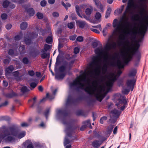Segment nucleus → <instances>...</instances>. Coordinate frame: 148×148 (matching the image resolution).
Wrapping results in <instances>:
<instances>
[{"instance_id":"nucleus-1","label":"nucleus","mask_w":148,"mask_h":148,"mask_svg":"<svg viewBox=\"0 0 148 148\" xmlns=\"http://www.w3.org/2000/svg\"><path fill=\"white\" fill-rule=\"evenodd\" d=\"M116 43L110 39H109L106 44L104 49L102 47L97 48L95 52L97 55L93 56L92 61L89 64L87 72H84L82 74L71 83L70 87L71 89L78 90H84L89 94L95 96L97 99L101 102L107 93L105 92V87L102 86L97 87L95 85L97 84L96 80L92 82V85H90L92 79L99 76L100 74L101 68V56H103L104 64L102 68V73L103 75L107 72L108 65L114 66L115 58L112 56L110 60L109 51L110 49L116 48Z\"/></svg>"},{"instance_id":"nucleus-2","label":"nucleus","mask_w":148,"mask_h":148,"mask_svg":"<svg viewBox=\"0 0 148 148\" xmlns=\"http://www.w3.org/2000/svg\"><path fill=\"white\" fill-rule=\"evenodd\" d=\"M144 21V24L141 26L139 31L140 36L139 37L134 47L132 42H130L128 40L125 42L124 46L123 47V51L122 57L124 62L127 64L132 58L133 56L136 53V56L138 59H140V54L138 51L140 45L139 43L141 42L144 38L145 34L147 30L148 27V16L145 20H141L138 21L142 22Z\"/></svg>"},{"instance_id":"nucleus-3","label":"nucleus","mask_w":148,"mask_h":148,"mask_svg":"<svg viewBox=\"0 0 148 148\" xmlns=\"http://www.w3.org/2000/svg\"><path fill=\"white\" fill-rule=\"evenodd\" d=\"M18 127L13 125L4 132L0 131V143L3 140L6 141H11L14 139V137L21 138L25 135V132L19 133L17 131Z\"/></svg>"},{"instance_id":"nucleus-4","label":"nucleus","mask_w":148,"mask_h":148,"mask_svg":"<svg viewBox=\"0 0 148 148\" xmlns=\"http://www.w3.org/2000/svg\"><path fill=\"white\" fill-rule=\"evenodd\" d=\"M136 25L131 29H130L128 27L126 28V29H123L124 25L122 21H118L115 18L112 23L113 27L114 28V31L115 34H120L123 33L125 34H130L132 38H135L138 33L139 25L138 24L137 26Z\"/></svg>"},{"instance_id":"nucleus-5","label":"nucleus","mask_w":148,"mask_h":148,"mask_svg":"<svg viewBox=\"0 0 148 148\" xmlns=\"http://www.w3.org/2000/svg\"><path fill=\"white\" fill-rule=\"evenodd\" d=\"M140 1V5L138 6L139 9V14H135L133 18V19L135 21H140L141 20H143L146 19L148 16L147 15V5L146 1L147 0H138Z\"/></svg>"},{"instance_id":"nucleus-6","label":"nucleus","mask_w":148,"mask_h":148,"mask_svg":"<svg viewBox=\"0 0 148 148\" xmlns=\"http://www.w3.org/2000/svg\"><path fill=\"white\" fill-rule=\"evenodd\" d=\"M136 73V69H132L129 73V76L132 77L131 79H128L127 81L126 85L128 89L123 88L122 90L123 93L127 95L128 94L130 90L132 91L134 88V85L135 84L136 80L134 77Z\"/></svg>"},{"instance_id":"nucleus-7","label":"nucleus","mask_w":148,"mask_h":148,"mask_svg":"<svg viewBox=\"0 0 148 148\" xmlns=\"http://www.w3.org/2000/svg\"><path fill=\"white\" fill-rule=\"evenodd\" d=\"M121 73V71L119 70L118 71L117 74H116L115 72H112L110 73L108 76H105V77H107V80L106 83L107 88V92H108L110 90L114 83L117 79V77Z\"/></svg>"},{"instance_id":"nucleus-8","label":"nucleus","mask_w":148,"mask_h":148,"mask_svg":"<svg viewBox=\"0 0 148 148\" xmlns=\"http://www.w3.org/2000/svg\"><path fill=\"white\" fill-rule=\"evenodd\" d=\"M135 7V4L134 0H128L125 11L122 16V19L127 20L128 17L133 12L132 8Z\"/></svg>"},{"instance_id":"nucleus-9","label":"nucleus","mask_w":148,"mask_h":148,"mask_svg":"<svg viewBox=\"0 0 148 148\" xmlns=\"http://www.w3.org/2000/svg\"><path fill=\"white\" fill-rule=\"evenodd\" d=\"M66 66L65 65H62L59 68V71L56 72V79L58 80H60L64 78L66 75Z\"/></svg>"},{"instance_id":"nucleus-10","label":"nucleus","mask_w":148,"mask_h":148,"mask_svg":"<svg viewBox=\"0 0 148 148\" xmlns=\"http://www.w3.org/2000/svg\"><path fill=\"white\" fill-rule=\"evenodd\" d=\"M127 102L126 97L124 96H121L120 99L117 101L115 104L119 109L123 111L125 108Z\"/></svg>"},{"instance_id":"nucleus-11","label":"nucleus","mask_w":148,"mask_h":148,"mask_svg":"<svg viewBox=\"0 0 148 148\" xmlns=\"http://www.w3.org/2000/svg\"><path fill=\"white\" fill-rule=\"evenodd\" d=\"M38 34L36 32L30 33H28L24 38V41L27 45L29 44L32 39L34 38L37 37Z\"/></svg>"},{"instance_id":"nucleus-12","label":"nucleus","mask_w":148,"mask_h":148,"mask_svg":"<svg viewBox=\"0 0 148 148\" xmlns=\"http://www.w3.org/2000/svg\"><path fill=\"white\" fill-rule=\"evenodd\" d=\"M111 112L112 114V116L115 119H113L111 118L110 119L109 121L110 123H113L116 122V119L119 117L121 114V112L119 111L116 109H114Z\"/></svg>"},{"instance_id":"nucleus-13","label":"nucleus","mask_w":148,"mask_h":148,"mask_svg":"<svg viewBox=\"0 0 148 148\" xmlns=\"http://www.w3.org/2000/svg\"><path fill=\"white\" fill-rule=\"evenodd\" d=\"M95 2L97 7L101 10V12H103L104 10V6L101 4L99 0H92Z\"/></svg>"},{"instance_id":"nucleus-14","label":"nucleus","mask_w":148,"mask_h":148,"mask_svg":"<svg viewBox=\"0 0 148 148\" xmlns=\"http://www.w3.org/2000/svg\"><path fill=\"white\" fill-rule=\"evenodd\" d=\"M102 143L101 140H95L92 142V145L94 148H98Z\"/></svg>"},{"instance_id":"nucleus-15","label":"nucleus","mask_w":148,"mask_h":148,"mask_svg":"<svg viewBox=\"0 0 148 148\" xmlns=\"http://www.w3.org/2000/svg\"><path fill=\"white\" fill-rule=\"evenodd\" d=\"M14 69V67L12 65H10L5 70V75L7 76L8 75L11 73Z\"/></svg>"},{"instance_id":"nucleus-16","label":"nucleus","mask_w":148,"mask_h":148,"mask_svg":"<svg viewBox=\"0 0 148 148\" xmlns=\"http://www.w3.org/2000/svg\"><path fill=\"white\" fill-rule=\"evenodd\" d=\"M76 23L79 27L82 28H83L84 26L86 25L85 21L81 20L77 21H76Z\"/></svg>"},{"instance_id":"nucleus-17","label":"nucleus","mask_w":148,"mask_h":148,"mask_svg":"<svg viewBox=\"0 0 148 148\" xmlns=\"http://www.w3.org/2000/svg\"><path fill=\"white\" fill-rule=\"evenodd\" d=\"M54 98V95H49V93H47L46 95V98H43L41 100L40 102V103L43 102L46 100V98H48L50 99H53Z\"/></svg>"},{"instance_id":"nucleus-18","label":"nucleus","mask_w":148,"mask_h":148,"mask_svg":"<svg viewBox=\"0 0 148 148\" xmlns=\"http://www.w3.org/2000/svg\"><path fill=\"white\" fill-rule=\"evenodd\" d=\"M73 102V99L71 96L69 95L66 101V105H68L69 104H71Z\"/></svg>"},{"instance_id":"nucleus-19","label":"nucleus","mask_w":148,"mask_h":148,"mask_svg":"<svg viewBox=\"0 0 148 148\" xmlns=\"http://www.w3.org/2000/svg\"><path fill=\"white\" fill-rule=\"evenodd\" d=\"M27 26V24L25 22H22L20 25L21 29L22 30H24L25 29Z\"/></svg>"},{"instance_id":"nucleus-20","label":"nucleus","mask_w":148,"mask_h":148,"mask_svg":"<svg viewBox=\"0 0 148 148\" xmlns=\"http://www.w3.org/2000/svg\"><path fill=\"white\" fill-rule=\"evenodd\" d=\"M27 12L30 16H33L35 13L34 10L32 8L28 9L27 10Z\"/></svg>"},{"instance_id":"nucleus-21","label":"nucleus","mask_w":148,"mask_h":148,"mask_svg":"<svg viewBox=\"0 0 148 148\" xmlns=\"http://www.w3.org/2000/svg\"><path fill=\"white\" fill-rule=\"evenodd\" d=\"M95 17L97 20L100 22L101 21V13L98 12H97L95 14Z\"/></svg>"},{"instance_id":"nucleus-22","label":"nucleus","mask_w":148,"mask_h":148,"mask_svg":"<svg viewBox=\"0 0 148 148\" xmlns=\"http://www.w3.org/2000/svg\"><path fill=\"white\" fill-rule=\"evenodd\" d=\"M75 10L77 15L81 18H82V16L81 15L79 12L80 11H81L78 5H76L75 6Z\"/></svg>"},{"instance_id":"nucleus-23","label":"nucleus","mask_w":148,"mask_h":148,"mask_svg":"<svg viewBox=\"0 0 148 148\" xmlns=\"http://www.w3.org/2000/svg\"><path fill=\"white\" fill-rule=\"evenodd\" d=\"M117 64L119 69L123 68L124 67L123 63L120 60H118L117 61Z\"/></svg>"},{"instance_id":"nucleus-24","label":"nucleus","mask_w":148,"mask_h":148,"mask_svg":"<svg viewBox=\"0 0 148 148\" xmlns=\"http://www.w3.org/2000/svg\"><path fill=\"white\" fill-rule=\"evenodd\" d=\"M114 126L112 125H110L107 129V133L110 134L112 131V129L114 127Z\"/></svg>"},{"instance_id":"nucleus-25","label":"nucleus","mask_w":148,"mask_h":148,"mask_svg":"<svg viewBox=\"0 0 148 148\" xmlns=\"http://www.w3.org/2000/svg\"><path fill=\"white\" fill-rule=\"evenodd\" d=\"M13 75L14 77L19 79H20V77L22 76V75H20L18 71H16L13 72Z\"/></svg>"},{"instance_id":"nucleus-26","label":"nucleus","mask_w":148,"mask_h":148,"mask_svg":"<svg viewBox=\"0 0 148 148\" xmlns=\"http://www.w3.org/2000/svg\"><path fill=\"white\" fill-rule=\"evenodd\" d=\"M111 12V8L109 7L107 10L105 15L106 18H108L110 16Z\"/></svg>"},{"instance_id":"nucleus-27","label":"nucleus","mask_w":148,"mask_h":148,"mask_svg":"<svg viewBox=\"0 0 148 148\" xmlns=\"http://www.w3.org/2000/svg\"><path fill=\"white\" fill-rule=\"evenodd\" d=\"M10 2L8 0L4 1L3 3V6L4 8H6L9 6Z\"/></svg>"},{"instance_id":"nucleus-28","label":"nucleus","mask_w":148,"mask_h":148,"mask_svg":"<svg viewBox=\"0 0 148 148\" xmlns=\"http://www.w3.org/2000/svg\"><path fill=\"white\" fill-rule=\"evenodd\" d=\"M21 91L23 93L27 92L30 90L29 89H28L27 87L25 86H23L21 88Z\"/></svg>"},{"instance_id":"nucleus-29","label":"nucleus","mask_w":148,"mask_h":148,"mask_svg":"<svg viewBox=\"0 0 148 148\" xmlns=\"http://www.w3.org/2000/svg\"><path fill=\"white\" fill-rule=\"evenodd\" d=\"M41 51L42 53V54L41 55V57L42 59H45L47 58L48 54L45 52V51L43 49H42Z\"/></svg>"},{"instance_id":"nucleus-30","label":"nucleus","mask_w":148,"mask_h":148,"mask_svg":"<svg viewBox=\"0 0 148 148\" xmlns=\"http://www.w3.org/2000/svg\"><path fill=\"white\" fill-rule=\"evenodd\" d=\"M92 10V9L87 8L86 10L85 13L87 15H90L91 13Z\"/></svg>"},{"instance_id":"nucleus-31","label":"nucleus","mask_w":148,"mask_h":148,"mask_svg":"<svg viewBox=\"0 0 148 148\" xmlns=\"http://www.w3.org/2000/svg\"><path fill=\"white\" fill-rule=\"evenodd\" d=\"M62 4L65 8L66 10H67L68 8L70 7L71 6L70 3H66V4H65L63 2H62Z\"/></svg>"},{"instance_id":"nucleus-32","label":"nucleus","mask_w":148,"mask_h":148,"mask_svg":"<svg viewBox=\"0 0 148 148\" xmlns=\"http://www.w3.org/2000/svg\"><path fill=\"white\" fill-rule=\"evenodd\" d=\"M75 25L74 22H71L68 23L67 26L69 28L72 29L73 28Z\"/></svg>"},{"instance_id":"nucleus-33","label":"nucleus","mask_w":148,"mask_h":148,"mask_svg":"<svg viewBox=\"0 0 148 148\" xmlns=\"http://www.w3.org/2000/svg\"><path fill=\"white\" fill-rule=\"evenodd\" d=\"M83 124L87 127H91V123H90V120H88L83 122Z\"/></svg>"},{"instance_id":"nucleus-34","label":"nucleus","mask_w":148,"mask_h":148,"mask_svg":"<svg viewBox=\"0 0 148 148\" xmlns=\"http://www.w3.org/2000/svg\"><path fill=\"white\" fill-rule=\"evenodd\" d=\"M36 16L39 19H42L43 17V14L39 12H38L37 13Z\"/></svg>"},{"instance_id":"nucleus-35","label":"nucleus","mask_w":148,"mask_h":148,"mask_svg":"<svg viewBox=\"0 0 148 148\" xmlns=\"http://www.w3.org/2000/svg\"><path fill=\"white\" fill-rule=\"evenodd\" d=\"M25 46L23 45H21L19 48V50L20 51L21 53H24L23 51L25 49Z\"/></svg>"},{"instance_id":"nucleus-36","label":"nucleus","mask_w":148,"mask_h":148,"mask_svg":"<svg viewBox=\"0 0 148 148\" xmlns=\"http://www.w3.org/2000/svg\"><path fill=\"white\" fill-rule=\"evenodd\" d=\"M107 119V117L106 116H103L100 119V122L101 124H103L104 121L106 120Z\"/></svg>"},{"instance_id":"nucleus-37","label":"nucleus","mask_w":148,"mask_h":148,"mask_svg":"<svg viewBox=\"0 0 148 148\" xmlns=\"http://www.w3.org/2000/svg\"><path fill=\"white\" fill-rule=\"evenodd\" d=\"M52 38L50 36H49L46 39V42L47 43H51V42H52Z\"/></svg>"},{"instance_id":"nucleus-38","label":"nucleus","mask_w":148,"mask_h":148,"mask_svg":"<svg viewBox=\"0 0 148 148\" xmlns=\"http://www.w3.org/2000/svg\"><path fill=\"white\" fill-rule=\"evenodd\" d=\"M50 109L49 108H48L46 109L45 112V115L46 117V119L47 118V116L49 113L50 112Z\"/></svg>"},{"instance_id":"nucleus-39","label":"nucleus","mask_w":148,"mask_h":148,"mask_svg":"<svg viewBox=\"0 0 148 148\" xmlns=\"http://www.w3.org/2000/svg\"><path fill=\"white\" fill-rule=\"evenodd\" d=\"M76 41L79 42H81L83 41V37L81 36H78L77 38Z\"/></svg>"},{"instance_id":"nucleus-40","label":"nucleus","mask_w":148,"mask_h":148,"mask_svg":"<svg viewBox=\"0 0 148 148\" xmlns=\"http://www.w3.org/2000/svg\"><path fill=\"white\" fill-rule=\"evenodd\" d=\"M50 48V46L48 45L45 44L44 47V49L45 51H47Z\"/></svg>"},{"instance_id":"nucleus-41","label":"nucleus","mask_w":148,"mask_h":148,"mask_svg":"<svg viewBox=\"0 0 148 148\" xmlns=\"http://www.w3.org/2000/svg\"><path fill=\"white\" fill-rule=\"evenodd\" d=\"M58 113L64 115L66 113L65 111L62 109L59 110L58 111Z\"/></svg>"},{"instance_id":"nucleus-42","label":"nucleus","mask_w":148,"mask_h":148,"mask_svg":"<svg viewBox=\"0 0 148 148\" xmlns=\"http://www.w3.org/2000/svg\"><path fill=\"white\" fill-rule=\"evenodd\" d=\"M52 15L54 17H58L59 16V14L57 12H54L52 13Z\"/></svg>"},{"instance_id":"nucleus-43","label":"nucleus","mask_w":148,"mask_h":148,"mask_svg":"<svg viewBox=\"0 0 148 148\" xmlns=\"http://www.w3.org/2000/svg\"><path fill=\"white\" fill-rule=\"evenodd\" d=\"M77 37V35L75 34H74L72 36H71L69 37V38L70 40H74Z\"/></svg>"},{"instance_id":"nucleus-44","label":"nucleus","mask_w":148,"mask_h":148,"mask_svg":"<svg viewBox=\"0 0 148 148\" xmlns=\"http://www.w3.org/2000/svg\"><path fill=\"white\" fill-rule=\"evenodd\" d=\"M8 15L5 13H3L1 14V17L3 19H5L7 18Z\"/></svg>"},{"instance_id":"nucleus-45","label":"nucleus","mask_w":148,"mask_h":148,"mask_svg":"<svg viewBox=\"0 0 148 148\" xmlns=\"http://www.w3.org/2000/svg\"><path fill=\"white\" fill-rule=\"evenodd\" d=\"M47 3V2L45 0H43L40 2V5L42 7L45 6Z\"/></svg>"},{"instance_id":"nucleus-46","label":"nucleus","mask_w":148,"mask_h":148,"mask_svg":"<svg viewBox=\"0 0 148 148\" xmlns=\"http://www.w3.org/2000/svg\"><path fill=\"white\" fill-rule=\"evenodd\" d=\"M37 84L35 82H32L30 84V86L33 88H35L37 86Z\"/></svg>"},{"instance_id":"nucleus-47","label":"nucleus","mask_w":148,"mask_h":148,"mask_svg":"<svg viewBox=\"0 0 148 148\" xmlns=\"http://www.w3.org/2000/svg\"><path fill=\"white\" fill-rule=\"evenodd\" d=\"M22 38V36L19 35H17L15 36L14 39L16 40H18Z\"/></svg>"},{"instance_id":"nucleus-48","label":"nucleus","mask_w":148,"mask_h":148,"mask_svg":"<svg viewBox=\"0 0 148 148\" xmlns=\"http://www.w3.org/2000/svg\"><path fill=\"white\" fill-rule=\"evenodd\" d=\"M28 73L31 76H33L34 75V72L33 71H29Z\"/></svg>"},{"instance_id":"nucleus-49","label":"nucleus","mask_w":148,"mask_h":148,"mask_svg":"<svg viewBox=\"0 0 148 148\" xmlns=\"http://www.w3.org/2000/svg\"><path fill=\"white\" fill-rule=\"evenodd\" d=\"M107 30V28L105 27L103 29V30L102 32V33L104 36H106L107 33L106 32V31Z\"/></svg>"},{"instance_id":"nucleus-50","label":"nucleus","mask_w":148,"mask_h":148,"mask_svg":"<svg viewBox=\"0 0 148 148\" xmlns=\"http://www.w3.org/2000/svg\"><path fill=\"white\" fill-rule=\"evenodd\" d=\"M79 50L78 47H76L74 50V52L75 54H77L79 52Z\"/></svg>"},{"instance_id":"nucleus-51","label":"nucleus","mask_w":148,"mask_h":148,"mask_svg":"<svg viewBox=\"0 0 148 148\" xmlns=\"http://www.w3.org/2000/svg\"><path fill=\"white\" fill-rule=\"evenodd\" d=\"M23 61L24 64H27L28 62V60L26 58H24L23 59Z\"/></svg>"},{"instance_id":"nucleus-52","label":"nucleus","mask_w":148,"mask_h":148,"mask_svg":"<svg viewBox=\"0 0 148 148\" xmlns=\"http://www.w3.org/2000/svg\"><path fill=\"white\" fill-rule=\"evenodd\" d=\"M92 45L93 48H95L98 45V43L96 42H92Z\"/></svg>"},{"instance_id":"nucleus-53","label":"nucleus","mask_w":148,"mask_h":148,"mask_svg":"<svg viewBox=\"0 0 148 148\" xmlns=\"http://www.w3.org/2000/svg\"><path fill=\"white\" fill-rule=\"evenodd\" d=\"M29 125V124L26 123H23L21 124V125L22 127H27Z\"/></svg>"},{"instance_id":"nucleus-54","label":"nucleus","mask_w":148,"mask_h":148,"mask_svg":"<svg viewBox=\"0 0 148 148\" xmlns=\"http://www.w3.org/2000/svg\"><path fill=\"white\" fill-rule=\"evenodd\" d=\"M36 99H37L36 97H34L33 98V100H34L33 103V104L31 106V107L33 108L34 107V106L35 105V103L36 102Z\"/></svg>"},{"instance_id":"nucleus-55","label":"nucleus","mask_w":148,"mask_h":148,"mask_svg":"<svg viewBox=\"0 0 148 148\" xmlns=\"http://www.w3.org/2000/svg\"><path fill=\"white\" fill-rule=\"evenodd\" d=\"M8 54L9 55L13 56L14 55V51L12 49H10L8 51Z\"/></svg>"},{"instance_id":"nucleus-56","label":"nucleus","mask_w":148,"mask_h":148,"mask_svg":"<svg viewBox=\"0 0 148 148\" xmlns=\"http://www.w3.org/2000/svg\"><path fill=\"white\" fill-rule=\"evenodd\" d=\"M90 29L91 31H93L94 32H95L96 33L99 34V30H98L96 29H94L92 28H91Z\"/></svg>"},{"instance_id":"nucleus-57","label":"nucleus","mask_w":148,"mask_h":148,"mask_svg":"<svg viewBox=\"0 0 148 148\" xmlns=\"http://www.w3.org/2000/svg\"><path fill=\"white\" fill-rule=\"evenodd\" d=\"M70 140L67 138H65L64 142V145H66L70 143Z\"/></svg>"},{"instance_id":"nucleus-58","label":"nucleus","mask_w":148,"mask_h":148,"mask_svg":"<svg viewBox=\"0 0 148 148\" xmlns=\"http://www.w3.org/2000/svg\"><path fill=\"white\" fill-rule=\"evenodd\" d=\"M10 59H5L4 60V61H3V62H4V63L5 64H8V63H9V62H10Z\"/></svg>"},{"instance_id":"nucleus-59","label":"nucleus","mask_w":148,"mask_h":148,"mask_svg":"<svg viewBox=\"0 0 148 148\" xmlns=\"http://www.w3.org/2000/svg\"><path fill=\"white\" fill-rule=\"evenodd\" d=\"M123 10H122V9H119L117 10H116L115 11L114 13L115 12H117V13H118L119 14H121Z\"/></svg>"},{"instance_id":"nucleus-60","label":"nucleus","mask_w":148,"mask_h":148,"mask_svg":"<svg viewBox=\"0 0 148 148\" xmlns=\"http://www.w3.org/2000/svg\"><path fill=\"white\" fill-rule=\"evenodd\" d=\"M12 27V25L10 24H8L5 26L6 29H10Z\"/></svg>"},{"instance_id":"nucleus-61","label":"nucleus","mask_w":148,"mask_h":148,"mask_svg":"<svg viewBox=\"0 0 148 148\" xmlns=\"http://www.w3.org/2000/svg\"><path fill=\"white\" fill-rule=\"evenodd\" d=\"M15 6L14 4L11 3H10V4L9 5V7L10 8L13 9V8H15Z\"/></svg>"},{"instance_id":"nucleus-62","label":"nucleus","mask_w":148,"mask_h":148,"mask_svg":"<svg viewBox=\"0 0 148 148\" xmlns=\"http://www.w3.org/2000/svg\"><path fill=\"white\" fill-rule=\"evenodd\" d=\"M82 18H84L86 20L89 21V20H90V18L89 17H88L87 16H86L85 15H83L82 16Z\"/></svg>"},{"instance_id":"nucleus-63","label":"nucleus","mask_w":148,"mask_h":148,"mask_svg":"<svg viewBox=\"0 0 148 148\" xmlns=\"http://www.w3.org/2000/svg\"><path fill=\"white\" fill-rule=\"evenodd\" d=\"M55 0H48V3L51 4H53L54 3Z\"/></svg>"},{"instance_id":"nucleus-64","label":"nucleus","mask_w":148,"mask_h":148,"mask_svg":"<svg viewBox=\"0 0 148 148\" xmlns=\"http://www.w3.org/2000/svg\"><path fill=\"white\" fill-rule=\"evenodd\" d=\"M3 84L4 86L5 87H7L8 85V83L7 82L3 80Z\"/></svg>"}]
</instances>
